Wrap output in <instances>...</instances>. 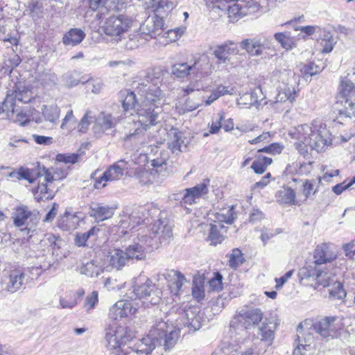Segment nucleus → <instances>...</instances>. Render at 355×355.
<instances>
[{"mask_svg":"<svg viewBox=\"0 0 355 355\" xmlns=\"http://www.w3.org/2000/svg\"><path fill=\"white\" fill-rule=\"evenodd\" d=\"M105 338L110 349L120 350L128 343L132 341V334L131 331H128L126 327L113 323L106 329Z\"/></svg>","mask_w":355,"mask_h":355,"instance_id":"9d476101","label":"nucleus"},{"mask_svg":"<svg viewBox=\"0 0 355 355\" xmlns=\"http://www.w3.org/2000/svg\"><path fill=\"white\" fill-rule=\"evenodd\" d=\"M117 207L109 205L103 202H92L89 205V216L97 222H102L111 218Z\"/></svg>","mask_w":355,"mask_h":355,"instance_id":"f3484780","label":"nucleus"},{"mask_svg":"<svg viewBox=\"0 0 355 355\" xmlns=\"http://www.w3.org/2000/svg\"><path fill=\"white\" fill-rule=\"evenodd\" d=\"M100 230L96 226H93L85 232H76L74 238V243L78 247L87 246V241L92 236H96Z\"/></svg>","mask_w":355,"mask_h":355,"instance_id":"c9c22d12","label":"nucleus"},{"mask_svg":"<svg viewBox=\"0 0 355 355\" xmlns=\"http://www.w3.org/2000/svg\"><path fill=\"white\" fill-rule=\"evenodd\" d=\"M276 41L286 50H291L294 46L293 38L287 33H276L274 35Z\"/></svg>","mask_w":355,"mask_h":355,"instance_id":"79ce46f5","label":"nucleus"},{"mask_svg":"<svg viewBox=\"0 0 355 355\" xmlns=\"http://www.w3.org/2000/svg\"><path fill=\"white\" fill-rule=\"evenodd\" d=\"M172 236L170 226L165 224L161 218L155 220L153 224L151 232L148 234H139L137 241L125 248L126 255L130 260H142L146 258V252L157 249L164 241Z\"/></svg>","mask_w":355,"mask_h":355,"instance_id":"f03ea898","label":"nucleus"},{"mask_svg":"<svg viewBox=\"0 0 355 355\" xmlns=\"http://www.w3.org/2000/svg\"><path fill=\"white\" fill-rule=\"evenodd\" d=\"M31 211L26 206L18 207L13 213L14 224L17 227L24 225L29 218Z\"/></svg>","mask_w":355,"mask_h":355,"instance_id":"ea45409f","label":"nucleus"},{"mask_svg":"<svg viewBox=\"0 0 355 355\" xmlns=\"http://www.w3.org/2000/svg\"><path fill=\"white\" fill-rule=\"evenodd\" d=\"M128 169V163L124 159H121L111 165L101 177L95 180L94 188L101 189L106 187L107 182H112L120 180L123 175V172Z\"/></svg>","mask_w":355,"mask_h":355,"instance_id":"ddd939ff","label":"nucleus"},{"mask_svg":"<svg viewBox=\"0 0 355 355\" xmlns=\"http://www.w3.org/2000/svg\"><path fill=\"white\" fill-rule=\"evenodd\" d=\"M33 139L34 141L40 145H50L53 142V138L51 137H46L43 135H33Z\"/></svg>","mask_w":355,"mask_h":355,"instance_id":"69168bd1","label":"nucleus"},{"mask_svg":"<svg viewBox=\"0 0 355 355\" xmlns=\"http://www.w3.org/2000/svg\"><path fill=\"white\" fill-rule=\"evenodd\" d=\"M230 44H233V43L231 42H226L223 44L216 46L214 49L213 55L217 59V64H225L230 60L229 57L231 54L236 53V48H231Z\"/></svg>","mask_w":355,"mask_h":355,"instance_id":"a878e982","label":"nucleus"},{"mask_svg":"<svg viewBox=\"0 0 355 355\" xmlns=\"http://www.w3.org/2000/svg\"><path fill=\"white\" fill-rule=\"evenodd\" d=\"M192 295L198 302L202 300L205 297V291L203 286L197 284L196 279L193 280V286L192 288Z\"/></svg>","mask_w":355,"mask_h":355,"instance_id":"052dcab7","label":"nucleus"},{"mask_svg":"<svg viewBox=\"0 0 355 355\" xmlns=\"http://www.w3.org/2000/svg\"><path fill=\"white\" fill-rule=\"evenodd\" d=\"M218 7L220 10H227L230 21L233 23L237 21L241 17L245 16V12H243L242 3H240V0H234L224 8H221L220 6H218Z\"/></svg>","mask_w":355,"mask_h":355,"instance_id":"cd10ccee","label":"nucleus"},{"mask_svg":"<svg viewBox=\"0 0 355 355\" xmlns=\"http://www.w3.org/2000/svg\"><path fill=\"white\" fill-rule=\"evenodd\" d=\"M107 259L110 264L116 270L121 269L129 261L125 252L120 249L110 251Z\"/></svg>","mask_w":355,"mask_h":355,"instance_id":"bb28decb","label":"nucleus"},{"mask_svg":"<svg viewBox=\"0 0 355 355\" xmlns=\"http://www.w3.org/2000/svg\"><path fill=\"white\" fill-rule=\"evenodd\" d=\"M244 261L245 259L241 251L238 248L233 249L230 257V266L233 268H236L241 265Z\"/></svg>","mask_w":355,"mask_h":355,"instance_id":"603ef678","label":"nucleus"},{"mask_svg":"<svg viewBox=\"0 0 355 355\" xmlns=\"http://www.w3.org/2000/svg\"><path fill=\"white\" fill-rule=\"evenodd\" d=\"M170 141L168 142V148L173 153L178 154L181 152L182 145L184 144L183 133L178 129L171 128L168 133Z\"/></svg>","mask_w":355,"mask_h":355,"instance_id":"c85d7f7f","label":"nucleus"},{"mask_svg":"<svg viewBox=\"0 0 355 355\" xmlns=\"http://www.w3.org/2000/svg\"><path fill=\"white\" fill-rule=\"evenodd\" d=\"M85 37V33L80 28H71L67 32L62 38L66 46H76L80 44Z\"/></svg>","mask_w":355,"mask_h":355,"instance_id":"7c9ffc66","label":"nucleus"},{"mask_svg":"<svg viewBox=\"0 0 355 355\" xmlns=\"http://www.w3.org/2000/svg\"><path fill=\"white\" fill-rule=\"evenodd\" d=\"M137 178L138 179H140V182L142 183V184H146L148 182L149 180V173L148 172L145 170L144 168H142L141 167H138L136 170V173H135Z\"/></svg>","mask_w":355,"mask_h":355,"instance_id":"338daca9","label":"nucleus"},{"mask_svg":"<svg viewBox=\"0 0 355 355\" xmlns=\"http://www.w3.org/2000/svg\"><path fill=\"white\" fill-rule=\"evenodd\" d=\"M58 214V205L54 203L51 209L48 211L46 214L44 218L43 219V222L44 223H51L55 217Z\"/></svg>","mask_w":355,"mask_h":355,"instance_id":"774afa93","label":"nucleus"},{"mask_svg":"<svg viewBox=\"0 0 355 355\" xmlns=\"http://www.w3.org/2000/svg\"><path fill=\"white\" fill-rule=\"evenodd\" d=\"M180 337V330L167 322L157 321L150 331V335L137 340L133 349L138 355H149L155 348L156 343L169 349L174 347Z\"/></svg>","mask_w":355,"mask_h":355,"instance_id":"7ed1b4c3","label":"nucleus"},{"mask_svg":"<svg viewBox=\"0 0 355 355\" xmlns=\"http://www.w3.org/2000/svg\"><path fill=\"white\" fill-rule=\"evenodd\" d=\"M155 73H148L146 75V79L141 80V82L139 83V85L141 86V89L146 92L150 89V83H152L153 85H157L159 82V77L155 76Z\"/></svg>","mask_w":355,"mask_h":355,"instance_id":"864d4df0","label":"nucleus"},{"mask_svg":"<svg viewBox=\"0 0 355 355\" xmlns=\"http://www.w3.org/2000/svg\"><path fill=\"white\" fill-rule=\"evenodd\" d=\"M137 311V308L133 305L132 302L128 300H121L116 302L110 309L109 316L110 318L116 320L119 318H125L132 315Z\"/></svg>","mask_w":355,"mask_h":355,"instance_id":"aec40b11","label":"nucleus"},{"mask_svg":"<svg viewBox=\"0 0 355 355\" xmlns=\"http://www.w3.org/2000/svg\"><path fill=\"white\" fill-rule=\"evenodd\" d=\"M94 117L92 116V112L91 110H87L78 123V131L85 133L89 128V125L94 122Z\"/></svg>","mask_w":355,"mask_h":355,"instance_id":"49530a36","label":"nucleus"},{"mask_svg":"<svg viewBox=\"0 0 355 355\" xmlns=\"http://www.w3.org/2000/svg\"><path fill=\"white\" fill-rule=\"evenodd\" d=\"M277 323L272 320L266 318L257 327V336L262 342L270 345L275 338Z\"/></svg>","mask_w":355,"mask_h":355,"instance_id":"412c9836","label":"nucleus"},{"mask_svg":"<svg viewBox=\"0 0 355 355\" xmlns=\"http://www.w3.org/2000/svg\"><path fill=\"white\" fill-rule=\"evenodd\" d=\"M240 3H242L243 12H245V15H252L257 12L260 8L259 3L254 0H240Z\"/></svg>","mask_w":355,"mask_h":355,"instance_id":"09e8293b","label":"nucleus"},{"mask_svg":"<svg viewBox=\"0 0 355 355\" xmlns=\"http://www.w3.org/2000/svg\"><path fill=\"white\" fill-rule=\"evenodd\" d=\"M132 22V17L127 15H112L106 18L102 29L107 35L120 37L129 31Z\"/></svg>","mask_w":355,"mask_h":355,"instance_id":"1a4fd4ad","label":"nucleus"},{"mask_svg":"<svg viewBox=\"0 0 355 355\" xmlns=\"http://www.w3.org/2000/svg\"><path fill=\"white\" fill-rule=\"evenodd\" d=\"M80 158V154L71 153V154H58L56 156V161L59 162H63L65 164H76L78 162Z\"/></svg>","mask_w":355,"mask_h":355,"instance_id":"4d7b16f0","label":"nucleus"},{"mask_svg":"<svg viewBox=\"0 0 355 355\" xmlns=\"http://www.w3.org/2000/svg\"><path fill=\"white\" fill-rule=\"evenodd\" d=\"M65 84L68 87H73L78 85L80 83L84 84L87 82V79L85 78H79V74L74 71L73 73H68L64 76Z\"/></svg>","mask_w":355,"mask_h":355,"instance_id":"de8ad7c7","label":"nucleus"},{"mask_svg":"<svg viewBox=\"0 0 355 355\" xmlns=\"http://www.w3.org/2000/svg\"><path fill=\"white\" fill-rule=\"evenodd\" d=\"M117 123V119L111 114L101 112L94 119L92 130L95 135L101 137L105 131L114 128Z\"/></svg>","mask_w":355,"mask_h":355,"instance_id":"a211bd4d","label":"nucleus"},{"mask_svg":"<svg viewBox=\"0 0 355 355\" xmlns=\"http://www.w3.org/2000/svg\"><path fill=\"white\" fill-rule=\"evenodd\" d=\"M283 150V146L278 143H273L269 146L258 150L259 153H267L272 155L280 154Z\"/></svg>","mask_w":355,"mask_h":355,"instance_id":"bf43d9fd","label":"nucleus"},{"mask_svg":"<svg viewBox=\"0 0 355 355\" xmlns=\"http://www.w3.org/2000/svg\"><path fill=\"white\" fill-rule=\"evenodd\" d=\"M15 112V103L12 95L7 94L6 98L0 101V114L6 113L7 116H10Z\"/></svg>","mask_w":355,"mask_h":355,"instance_id":"37998d69","label":"nucleus"},{"mask_svg":"<svg viewBox=\"0 0 355 355\" xmlns=\"http://www.w3.org/2000/svg\"><path fill=\"white\" fill-rule=\"evenodd\" d=\"M337 319L336 316L326 317L315 323L313 329L324 338L333 337L336 331L335 322Z\"/></svg>","mask_w":355,"mask_h":355,"instance_id":"5701e85b","label":"nucleus"},{"mask_svg":"<svg viewBox=\"0 0 355 355\" xmlns=\"http://www.w3.org/2000/svg\"><path fill=\"white\" fill-rule=\"evenodd\" d=\"M272 38L264 35H258L252 38L243 40L239 45L251 56H260L264 49H270L272 45Z\"/></svg>","mask_w":355,"mask_h":355,"instance_id":"4468645a","label":"nucleus"},{"mask_svg":"<svg viewBox=\"0 0 355 355\" xmlns=\"http://www.w3.org/2000/svg\"><path fill=\"white\" fill-rule=\"evenodd\" d=\"M298 277L301 282L315 281V286H322L327 287L330 284V275L329 273L323 271L314 263L300 268L298 272Z\"/></svg>","mask_w":355,"mask_h":355,"instance_id":"f8f14e48","label":"nucleus"},{"mask_svg":"<svg viewBox=\"0 0 355 355\" xmlns=\"http://www.w3.org/2000/svg\"><path fill=\"white\" fill-rule=\"evenodd\" d=\"M60 110L56 105H45L42 108V115L46 121L52 123L58 121Z\"/></svg>","mask_w":355,"mask_h":355,"instance_id":"58836bf2","label":"nucleus"},{"mask_svg":"<svg viewBox=\"0 0 355 355\" xmlns=\"http://www.w3.org/2000/svg\"><path fill=\"white\" fill-rule=\"evenodd\" d=\"M334 259V255L329 254L326 245L318 246L314 252L315 261L313 263L316 266L321 265L329 262Z\"/></svg>","mask_w":355,"mask_h":355,"instance_id":"4c0bfd02","label":"nucleus"},{"mask_svg":"<svg viewBox=\"0 0 355 355\" xmlns=\"http://www.w3.org/2000/svg\"><path fill=\"white\" fill-rule=\"evenodd\" d=\"M331 275V274H329ZM330 284L333 282L331 288L329 289V295L334 299L342 300L346 296V292L343 288V284L338 280H334L330 276Z\"/></svg>","mask_w":355,"mask_h":355,"instance_id":"a19ab883","label":"nucleus"},{"mask_svg":"<svg viewBox=\"0 0 355 355\" xmlns=\"http://www.w3.org/2000/svg\"><path fill=\"white\" fill-rule=\"evenodd\" d=\"M277 201L283 205L295 204V192L291 187H283L276 193Z\"/></svg>","mask_w":355,"mask_h":355,"instance_id":"473e14b6","label":"nucleus"},{"mask_svg":"<svg viewBox=\"0 0 355 355\" xmlns=\"http://www.w3.org/2000/svg\"><path fill=\"white\" fill-rule=\"evenodd\" d=\"M89 7L93 10H98L96 17L101 20L105 17L109 11H119L123 7V0H87Z\"/></svg>","mask_w":355,"mask_h":355,"instance_id":"dca6fc26","label":"nucleus"},{"mask_svg":"<svg viewBox=\"0 0 355 355\" xmlns=\"http://www.w3.org/2000/svg\"><path fill=\"white\" fill-rule=\"evenodd\" d=\"M218 118L216 121H213L211 126L209 132L211 134H216L219 131V130L222 128L221 121L225 118V114L223 112H220L218 114Z\"/></svg>","mask_w":355,"mask_h":355,"instance_id":"680f3d73","label":"nucleus"},{"mask_svg":"<svg viewBox=\"0 0 355 355\" xmlns=\"http://www.w3.org/2000/svg\"><path fill=\"white\" fill-rule=\"evenodd\" d=\"M98 301V292L93 291L89 295L87 296L85 302V306L87 310H91L94 309Z\"/></svg>","mask_w":355,"mask_h":355,"instance_id":"e2e57ef3","label":"nucleus"},{"mask_svg":"<svg viewBox=\"0 0 355 355\" xmlns=\"http://www.w3.org/2000/svg\"><path fill=\"white\" fill-rule=\"evenodd\" d=\"M319 71V67L314 63H309L304 65L301 71L304 76H313L315 75Z\"/></svg>","mask_w":355,"mask_h":355,"instance_id":"0e129e2a","label":"nucleus"},{"mask_svg":"<svg viewBox=\"0 0 355 355\" xmlns=\"http://www.w3.org/2000/svg\"><path fill=\"white\" fill-rule=\"evenodd\" d=\"M25 275L19 270H12L5 275L1 282L2 289L13 293L19 291L24 282Z\"/></svg>","mask_w":355,"mask_h":355,"instance_id":"6ab92c4d","label":"nucleus"},{"mask_svg":"<svg viewBox=\"0 0 355 355\" xmlns=\"http://www.w3.org/2000/svg\"><path fill=\"white\" fill-rule=\"evenodd\" d=\"M162 276L167 281L171 292L178 295L183 284L186 282L184 275L175 270H166Z\"/></svg>","mask_w":355,"mask_h":355,"instance_id":"4be33fe9","label":"nucleus"},{"mask_svg":"<svg viewBox=\"0 0 355 355\" xmlns=\"http://www.w3.org/2000/svg\"><path fill=\"white\" fill-rule=\"evenodd\" d=\"M155 92V97L157 98L155 99L152 94H148L146 100L137 110V120L135 122L134 132L126 135L123 139L125 142L133 143L135 148H139L145 143L144 131L155 125L161 120L162 108L158 104L160 101L159 97L162 94L158 89H156Z\"/></svg>","mask_w":355,"mask_h":355,"instance_id":"f257e3e1","label":"nucleus"},{"mask_svg":"<svg viewBox=\"0 0 355 355\" xmlns=\"http://www.w3.org/2000/svg\"><path fill=\"white\" fill-rule=\"evenodd\" d=\"M76 119L73 115V110H69L62 119L60 128L63 130H71L76 128Z\"/></svg>","mask_w":355,"mask_h":355,"instance_id":"8fccbe9b","label":"nucleus"},{"mask_svg":"<svg viewBox=\"0 0 355 355\" xmlns=\"http://www.w3.org/2000/svg\"><path fill=\"white\" fill-rule=\"evenodd\" d=\"M258 102V97L257 95L256 90L250 93L243 94L239 99L238 103L251 107L254 105Z\"/></svg>","mask_w":355,"mask_h":355,"instance_id":"3c124183","label":"nucleus"},{"mask_svg":"<svg viewBox=\"0 0 355 355\" xmlns=\"http://www.w3.org/2000/svg\"><path fill=\"white\" fill-rule=\"evenodd\" d=\"M103 270L95 266L93 262H88L80 268V273L91 277H98L101 274Z\"/></svg>","mask_w":355,"mask_h":355,"instance_id":"a18cd8bd","label":"nucleus"},{"mask_svg":"<svg viewBox=\"0 0 355 355\" xmlns=\"http://www.w3.org/2000/svg\"><path fill=\"white\" fill-rule=\"evenodd\" d=\"M226 232L224 226L220 223L211 224L209 225L208 240L210 241L211 245H217L220 243L223 239V233Z\"/></svg>","mask_w":355,"mask_h":355,"instance_id":"72a5a7b5","label":"nucleus"},{"mask_svg":"<svg viewBox=\"0 0 355 355\" xmlns=\"http://www.w3.org/2000/svg\"><path fill=\"white\" fill-rule=\"evenodd\" d=\"M333 110L340 117H355V86L349 80H343L338 87Z\"/></svg>","mask_w":355,"mask_h":355,"instance_id":"39448f33","label":"nucleus"},{"mask_svg":"<svg viewBox=\"0 0 355 355\" xmlns=\"http://www.w3.org/2000/svg\"><path fill=\"white\" fill-rule=\"evenodd\" d=\"M336 44L334 37L330 34V33H325L324 34V38L321 41V46H322V53H330Z\"/></svg>","mask_w":355,"mask_h":355,"instance_id":"5fc2aeb1","label":"nucleus"},{"mask_svg":"<svg viewBox=\"0 0 355 355\" xmlns=\"http://www.w3.org/2000/svg\"><path fill=\"white\" fill-rule=\"evenodd\" d=\"M161 15L155 12L154 15H149L140 25L139 31L141 34L149 35L153 38L165 32L166 26H165L164 16H161Z\"/></svg>","mask_w":355,"mask_h":355,"instance_id":"2eb2a0df","label":"nucleus"},{"mask_svg":"<svg viewBox=\"0 0 355 355\" xmlns=\"http://www.w3.org/2000/svg\"><path fill=\"white\" fill-rule=\"evenodd\" d=\"M171 73L177 78H185L192 73L191 62H177L172 66Z\"/></svg>","mask_w":355,"mask_h":355,"instance_id":"f704fd0d","label":"nucleus"},{"mask_svg":"<svg viewBox=\"0 0 355 355\" xmlns=\"http://www.w3.org/2000/svg\"><path fill=\"white\" fill-rule=\"evenodd\" d=\"M160 214L161 211L159 209L153 205H150V207H148L147 208L140 207L137 211H135L125 218L121 220L119 222V228L122 229L121 233H123L124 229L128 228H130V230L132 231L137 226L145 223L146 220H148L147 223H148V217L153 218L154 217L159 216ZM126 232H125L124 234H126Z\"/></svg>","mask_w":355,"mask_h":355,"instance_id":"6e6552de","label":"nucleus"},{"mask_svg":"<svg viewBox=\"0 0 355 355\" xmlns=\"http://www.w3.org/2000/svg\"><path fill=\"white\" fill-rule=\"evenodd\" d=\"M292 135H297V139H300L305 145H309L311 149L315 150L318 153L324 150L326 146L331 144L328 130L325 129L322 130H312L306 124L298 126L296 132L292 133Z\"/></svg>","mask_w":355,"mask_h":355,"instance_id":"423d86ee","label":"nucleus"},{"mask_svg":"<svg viewBox=\"0 0 355 355\" xmlns=\"http://www.w3.org/2000/svg\"><path fill=\"white\" fill-rule=\"evenodd\" d=\"M119 98L122 103L124 112H128L135 108L137 98L135 94L128 89H124L119 93Z\"/></svg>","mask_w":355,"mask_h":355,"instance_id":"2f4dec72","label":"nucleus"},{"mask_svg":"<svg viewBox=\"0 0 355 355\" xmlns=\"http://www.w3.org/2000/svg\"><path fill=\"white\" fill-rule=\"evenodd\" d=\"M17 178L24 179L30 183H33L39 179L38 185L35 190V197L37 202L52 199L54 197V190L51 184L55 178L49 169L38 164L36 171L28 168H20L17 171Z\"/></svg>","mask_w":355,"mask_h":355,"instance_id":"20e7f679","label":"nucleus"},{"mask_svg":"<svg viewBox=\"0 0 355 355\" xmlns=\"http://www.w3.org/2000/svg\"><path fill=\"white\" fill-rule=\"evenodd\" d=\"M185 321H184V325L188 327L193 331L199 329L201 327L200 319V318L196 314V309L193 310L189 309L184 312Z\"/></svg>","mask_w":355,"mask_h":355,"instance_id":"e433bc0d","label":"nucleus"},{"mask_svg":"<svg viewBox=\"0 0 355 355\" xmlns=\"http://www.w3.org/2000/svg\"><path fill=\"white\" fill-rule=\"evenodd\" d=\"M192 73L196 78H202L211 75V65L207 57H202L194 61L191 60Z\"/></svg>","mask_w":355,"mask_h":355,"instance_id":"393cba45","label":"nucleus"},{"mask_svg":"<svg viewBox=\"0 0 355 355\" xmlns=\"http://www.w3.org/2000/svg\"><path fill=\"white\" fill-rule=\"evenodd\" d=\"M15 98L12 96V97L14 99L15 103V101H18L24 103H30L34 98L33 93L30 90H15Z\"/></svg>","mask_w":355,"mask_h":355,"instance_id":"6e6d98bb","label":"nucleus"},{"mask_svg":"<svg viewBox=\"0 0 355 355\" xmlns=\"http://www.w3.org/2000/svg\"><path fill=\"white\" fill-rule=\"evenodd\" d=\"M209 180H205L203 182L196 186L185 189L182 200L185 204L191 205L196 202V200L200 198L202 195L208 193V184Z\"/></svg>","mask_w":355,"mask_h":355,"instance_id":"b1692460","label":"nucleus"},{"mask_svg":"<svg viewBox=\"0 0 355 355\" xmlns=\"http://www.w3.org/2000/svg\"><path fill=\"white\" fill-rule=\"evenodd\" d=\"M263 313L260 309H250L240 311L230 322V327L237 329L241 325L245 329L251 325H258L263 319Z\"/></svg>","mask_w":355,"mask_h":355,"instance_id":"9b49d317","label":"nucleus"},{"mask_svg":"<svg viewBox=\"0 0 355 355\" xmlns=\"http://www.w3.org/2000/svg\"><path fill=\"white\" fill-rule=\"evenodd\" d=\"M276 102H286L288 101L292 103L295 98V90L291 81L287 80L283 87H280L276 96Z\"/></svg>","mask_w":355,"mask_h":355,"instance_id":"c756f323","label":"nucleus"},{"mask_svg":"<svg viewBox=\"0 0 355 355\" xmlns=\"http://www.w3.org/2000/svg\"><path fill=\"white\" fill-rule=\"evenodd\" d=\"M130 298L143 299L144 303L152 305L158 304L162 296V291L153 282L147 279L144 283L134 286L132 291L127 294Z\"/></svg>","mask_w":355,"mask_h":355,"instance_id":"0eeeda50","label":"nucleus"},{"mask_svg":"<svg viewBox=\"0 0 355 355\" xmlns=\"http://www.w3.org/2000/svg\"><path fill=\"white\" fill-rule=\"evenodd\" d=\"M223 276L219 272L214 273V276L209 281L210 289L214 291H220L223 288Z\"/></svg>","mask_w":355,"mask_h":355,"instance_id":"13d9d810","label":"nucleus"},{"mask_svg":"<svg viewBox=\"0 0 355 355\" xmlns=\"http://www.w3.org/2000/svg\"><path fill=\"white\" fill-rule=\"evenodd\" d=\"M228 94H232V92L228 90L227 87L223 86V85H218L216 89L211 92L210 96L205 101V105H210L213 102L219 98L220 96Z\"/></svg>","mask_w":355,"mask_h":355,"instance_id":"c03bdc74","label":"nucleus"}]
</instances>
